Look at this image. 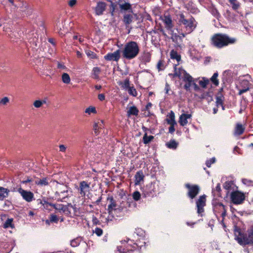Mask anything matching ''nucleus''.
Segmentation results:
<instances>
[{"label": "nucleus", "instance_id": "f8f14e48", "mask_svg": "<svg viewBox=\"0 0 253 253\" xmlns=\"http://www.w3.org/2000/svg\"><path fill=\"white\" fill-rule=\"evenodd\" d=\"M120 50H117L113 53H110L105 56L104 58L106 60L118 61L121 57Z\"/></svg>", "mask_w": 253, "mask_h": 253}, {"label": "nucleus", "instance_id": "c9c22d12", "mask_svg": "<svg viewBox=\"0 0 253 253\" xmlns=\"http://www.w3.org/2000/svg\"><path fill=\"white\" fill-rule=\"evenodd\" d=\"M101 72L100 69L98 67H94L93 69V76L94 79L98 78V75Z\"/></svg>", "mask_w": 253, "mask_h": 253}, {"label": "nucleus", "instance_id": "864d4df0", "mask_svg": "<svg viewBox=\"0 0 253 253\" xmlns=\"http://www.w3.org/2000/svg\"><path fill=\"white\" fill-rule=\"evenodd\" d=\"M193 82H187L184 85V88L186 90H189L190 87L193 85Z\"/></svg>", "mask_w": 253, "mask_h": 253}, {"label": "nucleus", "instance_id": "4be33fe9", "mask_svg": "<svg viewBox=\"0 0 253 253\" xmlns=\"http://www.w3.org/2000/svg\"><path fill=\"white\" fill-rule=\"evenodd\" d=\"M108 200H109L110 203L108 207V212L110 213L113 210V208L117 206V204L115 200L112 197L108 198Z\"/></svg>", "mask_w": 253, "mask_h": 253}, {"label": "nucleus", "instance_id": "5fc2aeb1", "mask_svg": "<svg viewBox=\"0 0 253 253\" xmlns=\"http://www.w3.org/2000/svg\"><path fill=\"white\" fill-rule=\"evenodd\" d=\"M94 232L97 236H100L102 234L103 230L100 228H96Z\"/></svg>", "mask_w": 253, "mask_h": 253}, {"label": "nucleus", "instance_id": "4d7b16f0", "mask_svg": "<svg viewBox=\"0 0 253 253\" xmlns=\"http://www.w3.org/2000/svg\"><path fill=\"white\" fill-rule=\"evenodd\" d=\"M176 124H170V126L169 128V132L170 133L172 134L174 132V131H175L174 126Z\"/></svg>", "mask_w": 253, "mask_h": 253}, {"label": "nucleus", "instance_id": "ddd939ff", "mask_svg": "<svg viewBox=\"0 0 253 253\" xmlns=\"http://www.w3.org/2000/svg\"><path fill=\"white\" fill-rule=\"evenodd\" d=\"M163 21L165 25V27L167 30H171L173 26L172 21L170 16L169 15H164L163 17H160Z\"/></svg>", "mask_w": 253, "mask_h": 253}, {"label": "nucleus", "instance_id": "a18cd8bd", "mask_svg": "<svg viewBox=\"0 0 253 253\" xmlns=\"http://www.w3.org/2000/svg\"><path fill=\"white\" fill-rule=\"evenodd\" d=\"M72 207V205L71 204H68L67 206H64L62 210V211L66 214H69L70 213V211L69 210L68 207Z\"/></svg>", "mask_w": 253, "mask_h": 253}, {"label": "nucleus", "instance_id": "052dcab7", "mask_svg": "<svg viewBox=\"0 0 253 253\" xmlns=\"http://www.w3.org/2000/svg\"><path fill=\"white\" fill-rule=\"evenodd\" d=\"M136 232H135L137 235L141 236L143 234V231L141 229H135Z\"/></svg>", "mask_w": 253, "mask_h": 253}, {"label": "nucleus", "instance_id": "6e6d98bb", "mask_svg": "<svg viewBox=\"0 0 253 253\" xmlns=\"http://www.w3.org/2000/svg\"><path fill=\"white\" fill-rule=\"evenodd\" d=\"M58 220V219L56 215H51L50 217V222H57Z\"/></svg>", "mask_w": 253, "mask_h": 253}, {"label": "nucleus", "instance_id": "6ab92c4d", "mask_svg": "<svg viewBox=\"0 0 253 253\" xmlns=\"http://www.w3.org/2000/svg\"><path fill=\"white\" fill-rule=\"evenodd\" d=\"M9 190L8 189L0 187V200L2 201L8 197Z\"/></svg>", "mask_w": 253, "mask_h": 253}, {"label": "nucleus", "instance_id": "8fccbe9b", "mask_svg": "<svg viewBox=\"0 0 253 253\" xmlns=\"http://www.w3.org/2000/svg\"><path fill=\"white\" fill-rule=\"evenodd\" d=\"M242 182L247 185H250L253 183V181L251 180L247 179V178H243L242 180Z\"/></svg>", "mask_w": 253, "mask_h": 253}, {"label": "nucleus", "instance_id": "f03ea898", "mask_svg": "<svg viewBox=\"0 0 253 253\" xmlns=\"http://www.w3.org/2000/svg\"><path fill=\"white\" fill-rule=\"evenodd\" d=\"M139 49L137 43L135 42L127 43L122 50V55L124 58L131 59L135 57L139 53Z\"/></svg>", "mask_w": 253, "mask_h": 253}, {"label": "nucleus", "instance_id": "ea45409f", "mask_svg": "<svg viewBox=\"0 0 253 253\" xmlns=\"http://www.w3.org/2000/svg\"><path fill=\"white\" fill-rule=\"evenodd\" d=\"M233 185V182L231 181H226L223 184V188L226 190H230Z\"/></svg>", "mask_w": 253, "mask_h": 253}, {"label": "nucleus", "instance_id": "49530a36", "mask_svg": "<svg viewBox=\"0 0 253 253\" xmlns=\"http://www.w3.org/2000/svg\"><path fill=\"white\" fill-rule=\"evenodd\" d=\"M215 161V159L214 158H212L211 159H210V160H208L206 161V166L210 168L211 164H213Z\"/></svg>", "mask_w": 253, "mask_h": 253}, {"label": "nucleus", "instance_id": "a19ab883", "mask_svg": "<svg viewBox=\"0 0 253 253\" xmlns=\"http://www.w3.org/2000/svg\"><path fill=\"white\" fill-rule=\"evenodd\" d=\"M153 138V136L150 135V136H148L147 135V134L145 133L143 138L144 143L145 144H147V143H149Z\"/></svg>", "mask_w": 253, "mask_h": 253}, {"label": "nucleus", "instance_id": "7c9ffc66", "mask_svg": "<svg viewBox=\"0 0 253 253\" xmlns=\"http://www.w3.org/2000/svg\"><path fill=\"white\" fill-rule=\"evenodd\" d=\"M138 110L136 108V107L134 106H132L130 107L129 110L127 111V113L128 115H134L137 116L138 113Z\"/></svg>", "mask_w": 253, "mask_h": 253}, {"label": "nucleus", "instance_id": "09e8293b", "mask_svg": "<svg viewBox=\"0 0 253 253\" xmlns=\"http://www.w3.org/2000/svg\"><path fill=\"white\" fill-rule=\"evenodd\" d=\"M86 54H87V56L90 58L94 59L96 58V55L93 53V52L91 51H86Z\"/></svg>", "mask_w": 253, "mask_h": 253}, {"label": "nucleus", "instance_id": "58836bf2", "mask_svg": "<svg viewBox=\"0 0 253 253\" xmlns=\"http://www.w3.org/2000/svg\"><path fill=\"white\" fill-rule=\"evenodd\" d=\"M248 239L250 244L253 243V226L249 231Z\"/></svg>", "mask_w": 253, "mask_h": 253}, {"label": "nucleus", "instance_id": "cd10ccee", "mask_svg": "<svg viewBox=\"0 0 253 253\" xmlns=\"http://www.w3.org/2000/svg\"><path fill=\"white\" fill-rule=\"evenodd\" d=\"M48 179L47 177L43 178L41 179L37 180L35 181V183L41 186H46L48 184Z\"/></svg>", "mask_w": 253, "mask_h": 253}, {"label": "nucleus", "instance_id": "13d9d810", "mask_svg": "<svg viewBox=\"0 0 253 253\" xmlns=\"http://www.w3.org/2000/svg\"><path fill=\"white\" fill-rule=\"evenodd\" d=\"M151 41L152 43L155 45L156 46L158 44L157 41V37L154 35H152V40Z\"/></svg>", "mask_w": 253, "mask_h": 253}, {"label": "nucleus", "instance_id": "603ef678", "mask_svg": "<svg viewBox=\"0 0 253 253\" xmlns=\"http://www.w3.org/2000/svg\"><path fill=\"white\" fill-rule=\"evenodd\" d=\"M33 105L36 108H40L42 106V102L41 100H36L34 102Z\"/></svg>", "mask_w": 253, "mask_h": 253}, {"label": "nucleus", "instance_id": "20e7f679", "mask_svg": "<svg viewBox=\"0 0 253 253\" xmlns=\"http://www.w3.org/2000/svg\"><path fill=\"white\" fill-rule=\"evenodd\" d=\"M185 187L188 189L187 193V197L192 200L194 199L198 195L200 191L199 186L196 184L186 183L185 184Z\"/></svg>", "mask_w": 253, "mask_h": 253}, {"label": "nucleus", "instance_id": "c85d7f7f", "mask_svg": "<svg viewBox=\"0 0 253 253\" xmlns=\"http://www.w3.org/2000/svg\"><path fill=\"white\" fill-rule=\"evenodd\" d=\"M202 80L199 82V84L202 87L205 88L209 84L210 80L206 77H202Z\"/></svg>", "mask_w": 253, "mask_h": 253}, {"label": "nucleus", "instance_id": "bb28decb", "mask_svg": "<svg viewBox=\"0 0 253 253\" xmlns=\"http://www.w3.org/2000/svg\"><path fill=\"white\" fill-rule=\"evenodd\" d=\"M234 10H237L240 7V3L237 0H228Z\"/></svg>", "mask_w": 253, "mask_h": 253}, {"label": "nucleus", "instance_id": "f704fd0d", "mask_svg": "<svg viewBox=\"0 0 253 253\" xmlns=\"http://www.w3.org/2000/svg\"><path fill=\"white\" fill-rule=\"evenodd\" d=\"M49 205L59 212H61L63 208V205L61 204H49Z\"/></svg>", "mask_w": 253, "mask_h": 253}, {"label": "nucleus", "instance_id": "9b49d317", "mask_svg": "<svg viewBox=\"0 0 253 253\" xmlns=\"http://www.w3.org/2000/svg\"><path fill=\"white\" fill-rule=\"evenodd\" d=\"M67 192L68 190L67 187L63 185H60L57 188V190L56 191L55 194L56 195L59 196L60 197V200L62 201V200L60 199L61 198L62 199H64L67 197V195H66ZM59 200V199H58V201Z\"/></svg>", "mask_w": 253, "mask_h": 253}, {"label": "nucleus", "instance_id": "393cba45", "mask_svg": "<svg viewBox=\"0 0 253 253\" xmlns=\"http://www.w3.org/2000/svg\"><path fill=\"white\" fill-rule=\"evenodd\" d=\"M89 187V185L85 181H82L80 184V188L81 190V194L85 195V190L88 189Z\"/></svg>", "mask_w": 253, "mask_h": 253}, {"label": "nucleus", "instance_id": "2f4dec72", "mask_svg": "<svg viewBox=\"0 0 253 253\" xmlns=\"http://www.w3.org/2000/svg\"><path fill=\"white\" fill-rule=\"evenodd\" d=\"M62 80L65 84H68L70 83L71 79L69 75L67 73H63L62 75Z\"/></svg>", "mask_w": 253, "mask_h": 253}, {"label": "nucleus", "instance_id": "39448f33", "mask_svg": "<svg viewBox=\"0 0 253 253\" xmlns=\"http://www.w3.org/2000/svg\"><path fill=\"white\" fill-rule=\"evenodd\" d=\"M234 234L235 239L240 245H246L250 244L248 237H247L246 234L242 232L240 228L235 229Z\"/></svg>", "mask_w": 253, "mask_h": 253}, {"label": "nucleus", "instance_id": "680f3d73", "mask_svg": "<svg viewBox=\"0 0 253 253\" xmlns=\"http://www.w3.org/2000/svg\"><path fill=\"white\" fill-rule=\"evenodd\" d=\"M77 1L76 0H70L68 2V4L70 6L73 7L76 4Z\"/></svg>", "mask_w": 253, "mask_h": 253}, {"label": "nucleus", "instance_id": "c756f323", "mask_svg": "<svg viewBox=\"0 0 253 253\" xmlns=\"http://www.w3.org/2000/svg\"><path fill=\"white\" fill-rule=\"evenodd\" d=\"M170 57L172 59H176L177 62L181 60V56L178 54L177 52L174 50L170 51Z\"/></svg>", "mask_w": 253, "mask_h": 253}, {"label": "nucleus", "instance_id": "423d86ee", "mask_svg": "<svg viewBox=\"0 0 253 253\" xmlns=\"http://www.w3.org/2000/svg\"><path fill=\"white\" fill-rule=\"evenodd\" d=\"M231 201L235 205L242 204L245 200V194L239 191H233L230 195Z\"/></svg>", "mask_w": 253, "mask_h": 253}, {"label": "nucleus", "instance_id": "37998d69", "mask_svg": "<svg viewBox=\"0 0 253 253\" xmlns=\"http://www.w3.org/2000/svg\"><path fill=\"white\" fill-rule=\"evenodd\" d=\"M211 13L217 19H218L221 17L219 12L216 8H213L212 9Z\"/></svg>", "mask_w": 253, "mask_h": 253}, {"label": "nucleus", "instance_id": "69168bd1", "mask_svg": "<svg viewBox=\"0 0 253 253\" xmlns=\"http://www.w3.org/2000/svg\"><path fill=\"white\" fill-rule=\"evenodd\" d=\"M60 151L65 152L66 149V147L64 145H60L59 146Z\"/></svg>", "mask_w": 253, "mask_h": 253}, {"label": "nucleus", "instance_id": "dca6fc26", "mask_svg": "<svg viewBox=\"0 0 253 253\" xmlns=\"http://www.w3.org/2000/svg\"><path fill=\"white\" fill-rule=\"evenodd\" d=\"M118 3L121 10H128L131 9L130 4L126 2L125 0H119Z\"/></svg>", "mask_w": 253, "mask_h": 253}, {"label": "nucleus", "instance_id": "4c0bfd02", "mask_svg": "<svg viewBox=\"0 0 253 253\" xmlns=\"http://www.w3.org/2000/svg\"><path fill=\"white\" fill-rule=\"evenodd\" d=\"M127 91L130 95H131L133 96H136L137 95V92L136 89L133 86H129L127 88Z\"/></svg>", "mask_w": 253, "mask_h": 253}, {"label": "nucleus", "instance_id": "9d476101", "mask_svg": "<svg viewBox=\"0 0 253 253\" xmlns=\"http://www.w3.org/2000/svg\"><path fill=\"white\" fill-rule=\"evenodd\" d=\"M18 191L22 196L23 198L27 202H31L34 198V194L31 191H28L19 188Z\"/></svg>", "mask_w": 253, "mask_h": 253}, {"label": "nucleus", "instance_id": "0e129e2a", "mask_svg": "<svg viewBox=\"0 0 253 253\" xmlns=\"http://www.w3.org/2000/svg\"><path fill=\"white\" fill-rule=\"evenodd\" d=\"M194 86V89L195 91H199L200 89V87L194 82L193 83V85Z\"/></svg>", "mask_w": 253, "mask_h": 253}, {"label": "nucleus", "instance_id": "4468645a", "mask_svg": "<svg viewBox=\"0 0 253 253\" xmlns=\"http://www.w3.org/2000/svg\"><path fill=\"white\" fill-rule=\"evenodd\" d=\"M106 3L104 2H98L95 7L96 14L98 15H102L106 9Z\"/></svg>", "mask_w": 253, "mask_h": 253}, {"label": "nucleus", "instance_id": "6e6552de", "mask_svg": "<svg viewBox=\"0 0 253 253\" xmlns=\"http://www.w3.org/2000/svg\"><path fill=\"white\" fill-rule=\"evenodd\" d=\"M206 196L203 195L200 196L196 201L197 213L202 216V213L204 212V207L206 206Z\"/></svg>", "mask_w": 253, "mask_h": 253}, {"label": "nucleus", "instance_id": "338daca9", "mask_svg": "<svg viewBox=\"0 0 253 253\" xmlns=\"http://www.w3.org/2000/svg\"><path fill=\"white\" fill-rule=\"evenodd\" d=\"M98 98L100 100L103 101L105 99V95L104 94H99L98 95Z\"/></svg>", "mask_w": 253, "mask_h": 253}, {"label": "nucleus", "instance_id": "2eb2a0df", "mask_svg": "<svg viewBox=\"0 0 253 253\" xmlns=\"http://www.w3.org/2000/svg\"><path fill=\"white\" fill-rule=\"evenodd\" d=\"M192 117L191 114H182L179 117V123L181 126H185L188 124L187 119L191 118Z\"/></svg>", "mask_w": 253, "mask_h": 253}, {"label": "nucleus", "instance_id": "5701e85b", "mask_svg": "<svg viewBox=\"0 0 253 253\" xmlns=\"http://www.w3.org/2000/svg\"><path fill=\"white\" fill-rule=\"evenodd\" d=\"M218 73L217 72H215L212 77L209 79L215 86H217L219 85V81L217 79Z\"/></svg>", "mask_w": 253, "mask_h": 253}, {"label": "nucleus", "instance_id": "aec40b11", "mask_svg": "<svg viewBox=\"0 0 253 253\" xmlns=\"http://www.w3.org/2000/svg\"><path fill=\"white\" fill-rule=\"evenodd\" d=\"M166 121L168 124H176L175 120V115L173 111H171L170 113L167 116Z\"/></svg>", "mask_w": 253, "mask_h": 253}, {"label": "nucleus", "instance_id": "79ce46f5", "mask_svg": "<svg viewBox=\"0 0 253 253\" xmlns=\"http://www.w3.org/2000/svg\"><path fill=\"white\" fill-rule=\"evenodd\" d=\"M132 197H133V199L135 200V201H138L139 200H140V197H141V194L140 193H139V192L136 191H135L134 192H133V193L132 194Z\"/></svg>", "mask_w": 253, "mask_h": 253}, {"label": "nucleus", "instance_id": "e2e57ef3", "mask_svg": "<svg viewBox=\"0 0 253 253\" xmlns=\"http://www.w3.org/2000/svg\"><path fill=\"white\" fill-rule=\"evenodd\" d=\"M92 222L94 224L97 225L100 223L99 220L95 216L92 217Z\"/></svg>", "mask_w": 253, "mask_h": 253}, {"label": "nucleus", "instance_id": "a211bd4d", "mask_svg": "<svg viewBox=\"0 0 253 253\" xmlns=\"http://www.w3.org/2000/svg\"><path fill=\"white\" fill-rule=\"evenodd\" d=\"M245 130V127L241 124L237 123L236 125L234 130V134L237 135L242 134Z\"/></svg>", "mask_w": 253, "mask_h": 253}, {"label": "nucleus", "instance_id": "774afa93", "mask_svg": "<svg viewBox=\"0 0 253 253\" xmlns=\"http://www.w3.org/2000/svg\"><path fill=\"white\" fill-rule=\"evenodd\" d=\"M78 244V243L75 240H73L71 241V245L72 247H76V246H77Z\"/></svg>", "mask_w": 253, "mask_h": 253}, {"label": "nucleus", "instance_id": "e433bc0d", "mask_svg": "<svg viewBox=\"0 0 253 253\" xmlns=\"http://www.w3.org/2000/svg\"><path fill=\"white\" fill-rule=\"evenodd\" d=\"M129 79H126L124 83L123 82H120L119 84L122 85V87L126 88L127 89V88L129 87Z\"/></svg>", "mask_w": 253, "mask_h": 253}, {"label": "nucleus", "instance_id": "c03bdc74", "mask_svg": "<svg viewBox=\"0 0 253 253\" xmlns=\"http://www.w3.org/2000/svg\"><path fill=\"white\" fill-rule=\"evenodd\" d=\"M85 112L88 114H90L91 113H96V111L95 107L90 106L85 109Z\"/></svg>", "mask_w": 253, "mask_h": 253}, {"label": "nucleus", "instance_id": "f3484780", "mask_svg": "<svg viewBox=\"0 0 253 253\" xmlns=\"http://www.w3.org/2000/svg\"><path fill=\"white\" fill-rule=\"evenodd\" d=\"M144 178V175L143 172L141 170L137 171L135 175V184H140L141 182L143 181Z\"/></svg>", "mask_w": 253, "mask_h": 253}, {"label": "nucleus", "instance_id": "412c9836", "mask_svg": "<svg viewBox=\"0 0 253 253\" xmlns=\"http://www.w3.org/2000/svg\"><path fill=\"white\" fill-rule=\"evenodd\" d=\"M166 146L171 149H176L178 145V143L175 140L171 139L166 144Z\"/></svg>", "mask_w": 253, "mask_h": 253}, {"label": "nucleus", "instance_id": "3c124183", "mask_svg": "<svg viewBox=\"0 0 253 253\" xmlns=\"http://www.w3.org/2000/svg\"><path fill=\"white\" fill-rule=\"evenodd\" d=\"M9 102V99L7 97H4L3 98H2L0 101V105H6L8 102Z\"/></svg>", "mask_w": 253, "mask_h": 253}, {"label": "nucleus", "instance_id": "72a5a7b5", "mask_svg": "<svg viewBox=\"0 0 253 253\" xmlns=\"http://www.w3.org/2000/svg\"><path fill=\"white\" fill-rule=\"evenodd\" d=\"M109 1L111 2L110 12L111 15L113 16L114 15V12L117 4L115 3H114L112 0H109Z\"/></svg>", "mask_w": 253, "mask_h": 253}, {"label": "nucleus", "instance_id": "b1692460", "mask_svg": "<svg viewBox=\"0 0 253 253\" xmlns=\"http://www.w3.org/2000/svg\"><path fill=\"white\" fill-rule=\"evenodd\" d=\"M224 97L222 93H219L216 97V104L217 107L223 105Z\"/></svg>", "mask_w": 253, "mask_h": 253}, {"label": "nucleus", "instance_id": "de8ad7c7", "mask_svg": "<svg viewBox=\"0 0 253 253\" xmlns=\"http://www.w3.org/2000/svg\"><path fill=\"white\" fill-rule=\"evenodd\" d=\"M13 219L8 218L7 220L5 221L4 223V227L5 228H8L9 227H12V222Z\"/></svg>", "mask_w": 253, "mask_h": 253}, {"label": "nucleus", "instance_id": "bf43d9fd", "mask_svg": "<svg viewBox=\"0 0 253 253\" xmlns=\"http://www.w3.org/2000/svg\"><path fill=\"white\" fill-rule=\"evenodd\" d=\"M100 128H98V124L97 123H95L93 125V129L94 132L97 133L99 131V129Z\"/></svg>", "mask_w": 253, "mask_h": 253}, {"label": "nucleus", "instance_id": "1a4fd4ad", "mask_svg": "<svg viewBox=\"0 0 253 253\" xmlns=\"http://www.w3.org/2000/svg\"><path fill=\"white\" fill-rule=\"evenodd\" d=\"M138 17L136 14L132 13H126L124 15L123 22L126 27H128L129 24L136 21Z\"/></svg>", "mask_w": 253, "mask_h": 253}, {"label": "nucleus", "instance_id": "a878e982", "mask_svg": "<svg viewBox=\"0 0 253 253\" xmlns=\"http://www.w3.org/2000/svg\"><path fill=\"white\" fill-rule=\"evenodd\" d=\"M237 86L240 88H250V83L247 80H243L240 82L239 85Z\"/></svg>", "mask_w": 253, "mask_h": 253}, {"label": "nucleus", "instance_id": "0eeeda50", "mask_svg": "<svg viewBox=\"0 0 253 253\" xmlns=\"http://www.w3.org/2000/svg\"><path fill=\"white\" fill-rule=\"evenodd\" d=\"M213 211L215 213L220 214L221 216L224 218L226 215V209L225 206L221 203L217 201H214L212 203Z\"/></svg>", "mask_w": 253, "mask_h": 253}, {"label": "nucleus", "instance_id": "7ed1b4c3", "mask_svg": "<svg viewBox=\"0 0 253 253\" xmlns=\"http://www.w3.org/2000/svg\"><path fill=\"white\" fill-rule=\"evenodd\" d=\"M177 18L178 24L183 25L188 33L193 32L197 27V23L192 16L186 19L183 13H180L177 15Z\"/></svg>", "mask_w": 253, "mask_h": 253}, {"label": "nucleus", "instance_id": "473e14b6", "mask_svg": "<svg viewBox=\"0 0 253 253\" xmlns=\"http://www.w3.org/2000/svg\"><path fill=\"white\" fill-rule=\"evenodd\" d=\"M183 81L185 82H194L193 77L187 72H185L184 75Z\"/></svg>", "mask_w": 253, "mask_h": 253}, {"label": "nucleus", "instance_id": "f257e3e1", "mask_svg": "<svg viewBox=\"0 0 253 253\" xmlns=\"http://www.w3.org/2000/svg\"><path fill=\"white\" fill-rule=\"evenodd\" d=\"M236 41L235 38L230 37L223 33L215 34L211 39V44L217 48H222L229 44H234Z\"/></svg>", "mask_w": 253, "mask_h": 253}]
</instances>
